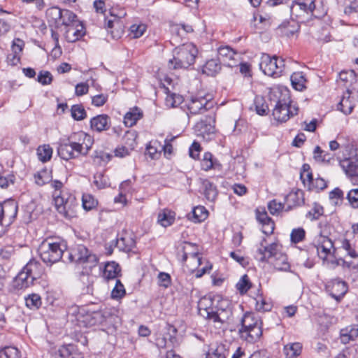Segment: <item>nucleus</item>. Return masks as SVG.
Wrapping results in <instances>:
<instances>
[{"label": "nucleus", "instance_id": "nucleus-5", "mask_svg": "<svg viewBox=\"0 0 358 358\" xmlns=\"http://www.w3.org/2000/svg\"><path fill=\"white\" fill-rule=\"evenodd\" d=\"M241 324L238 334L242 340L254 343L262 336V322L254 313H245L241 319Z\"/></svg>", "mask_w": 358, "mask_h": 358}, {"label": "nucleus", "instance_id": "nucleus-29", "mask_svg": "<svg viewBox=\"0 0 358 358\" xmlns=\"http://www.w3.org/2000/svg\"><path fill=\"white\" fill-rule=\"evenodd\" d=\"M358 337V324H352L342 329L340 332L341 343L347 344Z\"/></svg>", "mask_w": 358, "mask_h": 358}, {"label": "nucleus", "instance_id": "nucleus-35", "mask_svg": "<svg viewBox=\"0 0 358 358\" xmlns=\"http://www.w3.org/2000/svg\"><path fill=\"white\" fill-rule=\"evenodd\" d=\"M79 20L77 15L71 10L64 9L63 13L61 16V22H59V27L64 26L66 28L72 25L76 24Z\"/></svg>", "mask_w": 358, "mask_h": 358}, {"label": "nucleus", "instance_id": "nucleus-31", "mask_svg": "<svg viewBox=\"0 0 358 358\" xmlns=\"http://www.w3.org/2000/svg\"><path fill=\"white\" fill-rule=\"evenodd\" d=\"M64 9L59 7L53 6L46 10V17L50 26L56 28L59 27V22H61V16Z\"/></svg>", "mask_w": 358, "mask_h": 358}, {"label": "nucleus", "instance_id": "nucleus-41", "mask_svg": "<svg viewBox=\"0 0 358 358\" xmlns=\"http://www.w3.org/2000/svg\"><path fill=\"white\" fill-rule=\"evenodd\" d=\"M229 351L224 345L220 344L215 349L211 348L206 354V358H227Z\"/></svg>", "mask_w": 358, "mask_h": 358}, {"label": "nucleus", "instance_id": "nucleus-59", "mask_svg": "<svg viewBox=\"0 0 358 358\" xmlns=\"http://www.w3.org/2000/svg\"><path fill=\"white\" fill-rule=\"evenodd\" d=\"M306 231L302 227L292 229L290 234L291 241L294 243H299L305 238Z\"/></svg>", "mask_w": 358, "mask_h": 358}, {"label": "nucleus", "instance_id": "nucleus-7", "mask_svg": "<svg viewBox=\"0 0 358 358\" xmlns=\"http://www.w3.org/2000/svg\"><path fill=\"white\" fill-rule=\"evenodd\" d=\"M339 165L354 184H358V155L352 147H346L341 155L337 157Z\"/></svg>", "mask_w": 358, "mask_h": 358}, {"label": "nucleus", "instance_id": "nucleus-27", "mask_svg": "<svg viewBox=\"0 0 358 358\" xmlns=\"http://www.w3.org/2000/svg\"><path fill=\"white\" fill-rule=\"evenodd\" d=\"M201 169L208 171L210 169L220 171L222 170V164L213 157L210 152H205L201 162Z\"/></svg>", "mask_w": 358, "mask_h": 358}, {"label": "nucleus", "instance_id": "nucleus-14", "mask_svg": "<svg viewBox=\"0 0 358 358\" xmlns=\"http://www.w3.org/2000/svg\"><path fill=\"white\" fill-rule=\"evenodd\" d=\"M77 320L80 327H91L103 324L106 320V317L103 313L99 310L87 312L85 313L79 312L77 316Z\"/></svg>", "mask_w": 358, "mask_h": 358}, {"label": "nucleus", "instance_id": "nucleus-40", "mask_svg": "<svg viewBox=\"0 0 358 358\" xmlns=\"http://www.w3.org/2000/svg\"><path fill=\"white\" fill-rule=\"evenodd\" d=\"M35 182L43 186L52 180L51 171L47 169H42L34 174Z\"/></svg>", "mask_w": 358, "mask_h": 358}, {"label": "nucleus", "instance_id": "nucleus-24", "mask_svg": "<svg viewBox=\"0 0 358 358\" xmlns=\"http://www.w3.org/2000/svg\"><path fill=\"white\" fill-rule=\"evenodd\" d=\"M33 282L34 280L22 268V270L14 278L13 282V287L15 289L22 290L29 287L33 284Z\"/></svg>", "mask_w": 358, "mask_h": 358}, {"label": "nucleus", "instance_id": "nucleus-4", "mask_svg": "<svg viewBox=\"0 0 358 358\" xmlns=\"http://www.w3.org/2000/svg\"><path fill=\"white\" fill-rule=\"evenodd\" d=\"M67 248L65 242L60 239L47 238L38 248V253L41 259L48 266L59 262Z\"/></svg>", "mask_w": 358, "mask_h": 358}, {"label": "nucleus", "instance_id": "nucleus-6", "mask_svg": "<svg viewBox=\"0 0 358 358\" xmlns=\"http://www.w3.org/2000/svg\"><path fill=\"white\" fill-rule=\"evenodd\" d=\"M197 53L196 46L191 43L176 48L173 50V59L169 61V68L173 69L188 68L194 63Z\"/></svg>", "mask_w": 358, "mask_h": 358}, {"label": "nucleus", "instance_id": "nucleus-2", "mask_svg": "<svg viewBox=\"0 0 358 358\" xmlns=\"http://www.w3.org/2000/svg\"><path fill=\"white\" fill-rule=\"evenodd\" d=\"M93 143L94 140L90 135L80 131L71 134L67 139L60 143L57 152L62 159L68 161L80 156H86Z\"/></svg>", "mask_w": 358, "mask_h": 358}, {"label": "nucleus", "instance_id": "nucleus-8", "mask_svg": "<svg viewBox=\"0 0 358 358\" xmlns=\"http://www.w3.org/2000/svg\"><path fill=\"white\" fill-rule=\"evenodd\" d=\"M285 60L276 56L271 57L263 53L261 57L259 67L265 75L271 77H280L285 69Z\"/></svg>", "mask_w": 358, "mask_h": 358}, {"label": "nucleus", "instance_id": "nucleus-15", "mask_svg": "<svg viewBox=\"0 0 358 358\" xmlns=\"http://www.w3.org/2000/svg\"><path fill=\"white\" fill-rule=\"evenodd\" d=\"M357 100L358 90L355 88L347 89L338 104V110L345 115H349L352 112Z\"/></svg>", "mask_w": 358, "mask_h": 358}, {"label": "nucleus", "instance_id": "nucleus-64", "mask_svg": "<svg viewBox=\"0 0 358 358\" xmlns=\"http://www.w3.org/2000/svg\"><path fill=\"white\" fill-rule=\"evenodd\" d=\"M347 199L352 208H358V189H352L349 191Z\"/></svg>", "mask_w": 358, "mask_h": 358}, {"label": "nucleus", "instance_id": "nucleus-25", "mask_svg": "<svg viewBox=\"0 0 358 358\" xmlns=\"http://www.w3.org/2000/svg\"><path fill=\"white\" fill-rule=\"evenodd\" d=\"M24 45V41L20 38H15L13 41L11 46L12 53L8 56V59L12 65H16L20 62Z\"/></svg>", "mask_w": 358, "mask_h": 358}, {"label": "nucleus", "instance_id": "nucleus-63", "mask_svg": "<svg viewBox=\"0 0 358 358\" xmlns=\"http://www.w3.org/2000/svg\"><path fill=\"white\" fill-rule=\"evenodd\" d=\"M37 81L43 85H50L52 81V76L49 71H41L38 75Z\"/></svg>", "mask_w": 358, "mask_h": 358}, {"label": "nucleus", "instance_id": "nucleus-47", "mask_svg": "<svg viewBox=\"0 0 358 358\" xmlns=\"http://www.w3.org/2000/svg\"><path fill=\"white\" fill-rule=\"evenodd\" d=\"M298 9L306 13H313L314 10H309V6L306 3L303 2V0H297L292 3L290 6V11L292 15H298L297 13Z\"/></svg>", "mask_w": 358, "mask_h": 358}, {"label": "nucleus", "instance_id": "nucleus-56", "mask_svg": "<svg viewBox=\"0 0 358 358\" xmlns=\"http://www.w3.org/2000/svg\"><path fill=\"white\" fill-rule=\"evenodd\" d=\"M126 294L124 285L120 280L116 279V283L111 292V297L113 299H121Z\"/></svg>", "mask_w": 358, "mask_h": 358}, {"label": "nucleus", "instance_id": "nucleus-34", "mask_svg": "<svg viewBox=\"0 0 358 358\" xmlns=\"http://www.w3.org/2000/svg\"><path fill=\"white\" fill-rule=\"evenodd\" d=\"M175 221V213L164 209L158 213L157 222L164 227L171 226Z\"/></svg>", "mask_w": 358, "mask_h": 358}, {"label": "nucleus", "instance_id": "nucleus-39", "mask_svg": "<svg viewBox=\"0 0 358 358\" xmlns=\"http://www.w3.org/2000/svg\"><path fill=\"white\" fill-rule=\"evenodd\" d=\"M52 196L55 208L57 210L59 207H62L67 203V201L70 199V196H75L69 193L68 191H59V194H57V192H53Z\"/></svg>", "mask_w": 358, "mask_h": 358}, {"label": "nucleus", "instance_id": "nucleus-13", "mask_svg": "<svg viewBox=\"0 0 358 358\" xmlns=\"http://www.w3.org/2000/svg\"><path fill=\"white\" fill-rule=\"evenodd\" d=\"M298 110V107L292 105L291 101L287 103L279 100L273 110V115L278 122H285L290 117L297 115Z\"/></svg>", "mask_w": 358, "mask_h": 358}, {"label": "nucleus", "instance_id": "nucleus-3", "mask_svg": "<svg viewBox=\"0 0 358 358\" xmlns=\"http://www.w3.org/2000/svg\"><path fill=\"white\" fill-rule=\"evenodd\" d=\"M255 258L259 262L272 264L278 271H289L290 264L287 257L280 251V245L277 243L267 245L264 238L256 251Z\"/></svg>", "mask_w": 358, "mask_h": 358}, {"label": "nucleus", "instance_id": "nucleus-58", "mask_svg": "<svg viewBox=\"0 0 358 358\" xmlns=\"http://www.w3.org/2000/svg\"><path fill=\"white\" fill-rule=\"evenodd\" d=\"M147 27L145 24H134L130 27V34L133 38H138L143 35Z\"/></svg>", "mask_w": 358, "mask_h": 358}, {"label": "nucleus", "instance_id": "nucleus-30", "mask_svg": "<svg viewBox=\"0 0 358 358\" xmlns=\"http://www.w3.org/2000/svg\"><path fill=\"white\" fill-rule=\"evenodd\" d=\"M214 122V117L211 115L206 116L204 120L199 121L195 127L196 130L200 134L203 135L204 134H213L214 133L215 127L213 125Z\"/></svg>", "mask_w": 358, "mask_h": 358}, {"label": "nucleus", "instance_id": "nucleus-22", "mask_svg": "<svg viewBox=\"0 0 358 358\" xmlns=\"http://www.w3.org/2000/svg\"><path fill=\"white\" fill-rule=\"evenodd\" d=\"M304 203L303 192L301 190L289 192L285 197V211H289L293 208L299 206Z\"/></svg>", "mask_w": 358, "mask_h": 358}, {"label": "nucleus", "instance_id": "nucleus-17", "mask_svg": "<svg viewBox=\"0 0 358 358\" xmlns=\"http://www.w3.org/2000/svg\"><path fill=\"white\" fill-rule=\"evenodd\" d=\"M326 289L331 297L337 301L340 300L348 291L346 283L338 279L329 282L326 285Z\"/></svg>", "mask_w": 358, "mask_h": 358}, {"label": "nucleus", "instance_id": "nucleus-61", "mask_svg": "<svg viewBox=\"0 0 358 358\" xmlns=\"http://www.w3.org/2000/svg\"><path fill=\"white\" fill-rule=\"evenodd\" d=\"M172 31L180 36L184 37L185 34L193 32V28L191 25L181 24L173 27Z\"/></svg>", "mask_w": 358, "mask_h": 358}, {"label": "nucleus", "instance_id": "nucleus-45", "mask_svg": "<svg viewBox=\"0 0 358 358\" xmlns=\"http://www.w3.org/2000/svg\"><path fill=\"white\" fill-rule=\"evenodd\" d=\"M21 352L15 347L7 346L0 350V358H20Z\"/></svg>", "mask_w": 358, "mask_h": 358}, {"label": "nucleus", "instance_id": "nucleus-9", "mask_svg": "<svg viewBox=\"0 0 358 358\" xmlns=\"http://www.w3.org/2000/svg\"><path fill=\"white\" fill-rule=\"evenodd\" d=\"M18 206L14 200H8L0 203V236L3 233V226L11 224L17 214Z\"/></svg>", "mask_w": 358, "mask_h": 358}, {"label": "nucleus", "instance_id": "nucleus-18", "mask_svg": "<svg viewBox=\"0 0 358 358\" xmlns=\"http://www.w3.org/2000/svg\"><path fill=\"white\" fill-rule=\"evenodd\" d=\"M85 34V27L81 22L79 21L76 24L66 29L64 36L68 42L74 43L80 40Z\"/></svg>", "mask_w": 358, "mask_h": 358}, {"label": "nucleus", "instance_id": "nucleus-38", "mask_svg": "<svg viewBox=\"0 0 358 358\" xmlns=\"http://www.w3.org/2000/svg\"><path fill=\"white\" fill-rule=\"evenodd\" d=\"M203 186L206 199L210 202H214L218 194L216 186L208 180L203 182Z\"/></svg>", "mask_w": 358, "mask_h": 358}, {"label": "nucleus", "instance_id": "nucleus-57", "mask_svg": "<svg viewBox=\"0 0 358 358\" xmlns=\"http://www.w3.org/2000/svg\"><path fill=\"white\" fill-rule=\"evenodd\" d=\"M255 106L257 113L260 115H266V112L268 110V105L265 103L264 99L262 96H256Z\"/></svg>", "mask_w": 358, "mask_h": 358}, {"label": "nucleus", "instance_id": "nucleus-48", "mask_svg": "<svg viewBox=\"0 0 358 358\" xmlns=\"http://www.w3.org/2000/svg\"><path fill=\"white\" fill-rule=\"evenodd\" d=\"M26 306L32 310L38 309L42 303L41 296L37 294H31L25 297Z\"/></svg>", "mask_w": 358, "mask_h": 358}, {"label": "nucleus", "instance_id": "nucleus-50", "mask_svg": "<svg viewBox=\"0 0 358 358\" xmlns=\"http://www.w3.org/2000/svg\"><path fill=\"white\" fill-rule=\"evenodd\" d=\"M255 301V308L257 311L266 312L271 310V303L264 299L262 295L257 296Z\"/></svg>", "mask_w": 358, "mask_h": 358}, {"label": "nucleus", "instance_id": "nucleus-62", "mask_svg": "<svg viewBox=\"0 0 358 358\" xmlns=\"http://www.w3.org/2000/svg\"><path fill=\"white\" fill-rule=\"evenodd\" d=\"M130 181L125 180L122 182L120 186V189L121 192L114 198V202L115 203H121L122 206H125L127 204V199L125 194H123V189L124 187L129 185Z\"/></svg>", "mask_w": 358, "mask_h": 358}, {"label": "nucleus", "instance_id": "nucleus-1", "mask_svg": "<svg viewBox=\"0 0 358 358\" xmlns=\"http://www.w3.org/2000/svg\"><path fill=\"white\" fill-rule=\"evenodd\" d=\"M198 311L209 322L223 324L232 316V305L220 295L204 296L198 302Z\"/></svg>", "mask_w": 358, "mask_h": 358}, {"label": "nucleus", "instance_id": "nucleus-16", "mask_svg": "<svg viewBox=\"0 0 358 358\" xmlns=\"http://www.w3.org/2000/svg\"><path fill=\"white\" fill-rule=\"evenodd\" d=\"M218 59L227 66L233 67L237 65L240 56L229 46L220 47L217 50Z\"/></svg>", "mask_w": 358, "mask_h": 358}, {"label": "nucleus", "instance_id": "nucleus-60", "mask_svg": "<svg viewBox=\"0 0 358 358\" xmlns=\"http://www.w3.org/2000/svg\"><path fill=\"white\" fill-rule=\"evenodd\" d=\"M285 205V203L277 201L276 199H273L268 203V209L271 214L275 215L284 209Z\"/></svg>", "mask_w": 358, "mask_h": 358}, {"label": "nucleus", "instance_id": "nucleus-20", "mask_svg": "<svg viewBox=\"0 0 358 358\" xmlns=\"http://www.w3.org/2000/svg\"><path fill=\"white\" fill-rule=\"evenodd\" d=\"M110 127V119L106 114L98 115L90 120V128L92 131L101 132Z\"/></svg>", "mask_w": 358, "mask_h": 358}, {"label": "nucleus", "instance_id": "nucleus-36", "mask_svg": "<svg viewBox=\"0 0 358 358\" xmlns=\"http://www.w3.org/2000/svg\"><path fill=\"white\" fill-rule=\"evenodd\" d=\"M221 69L220 62L212 59L206 62L202 69V72L209 76H215Z\"/></svg>", "mask_w": 358, "mask_h": 358}, {"label": "nucleus", "instance_id": "nucleus-10", "mask_svg": "<svg viewBox=\"0 0 358 358\" xmlns=\"http://www.w3.org/2000/svg\"><path fill=\"white\" fill-rule=\"evenodd\" d=\"M310 249L315 250L317 256L323 260L334 252L333 242L328 236L322 234L315 236Z\"/></svg>", "mask_w": 358, "mask_h": 358}, {"label": "nucleus", "instance_id": "nucleus-43", "mask_svg": "<svg viewBox=\"0 0 358 358\" xmlns=\"http://www.w3.org/2000/svg\"><path fill=\"white\" fill-rule=\"evenodd\" d=\"M192 220L194 222H201L204 221L208 215V210L204 206H198L192 210Z\"/></svg>", "mask_w": 358, "mask_h": 358}, {"label": "nucleus", "instance_id": "nucleus-42", "mask_svg": "<svg viewBox=\"0 0 358 358\" xmlns=\"http://www.w3.org/2000/svg\"><path fill=\"white\" fill-rule=\"evenodd\" d=\"M38 158L42 162L50 160L52 155V148L49 145H40L37 148Z\"/></svg>", "mask_w": 358, "mask_h": 358}, {"label": "nucleus", "instance_id": "nucleus-23", "mask_svg": "<svg viewBox=\"0 0 358 358\" xmlns=\"http://www.w3.org/2000/svg\"><path fill=\"white\" fill-rule=\"evenodd\" d=\"M196 248V245L189 243V242H184L182 251V261L186 262L188 257H190L193 259H195L198 264V265H201L202 262V259L199 257V252Z\"/></svg>", "mask_w": 358, "mask_h": 358}, {"label": "nucleus", "instance_id": "nucleus-12", "mask_svg": "<svg viewBox=\"0 0 358 358\" xmlns=\"http://www.w3.org/2000/svg\"><path fill=\"white\" fill-rule=\"evenodd\" d=\"M69 259L71 262L77 264L90 263L95 265L98 262L96 255L93 254L84 245H78L69 252Z\"/></svg>", "mask_w": 358, "mask_h": 358}, {"label": "nucleus", "instance_id": "nucleus-55", "mask_svg": "<svg viewBox=\"0 0 358 358\" xmlns=\"http://www.w3.org/2000/svg\"><path fill=\"white\" fill-rule=\"evenodd\" d=\"M251 285L249 277L247 275H243L236 284V288L241 294H243L250 289Z\"/></svg>", "mask_w": 358, "mask_h": 358}, {"label": "nucleus", "instance_id": "nucleus-54", "mask_svg": "<svg viewBox=\"0 0 358 358\" xmlns=\"http://www.w3.org/2000/svg\"><path fill=\"white\" fill-rule=\"evenodd\" d=\"M71 116L76 120H82L86 117V111L83 106L76 104L71 106Z\"/></svg>", "mask_w": 358, "mask_h": 358}, {"label": "nucleus", "instance_id": "nucleus-21", "mask_svg": "<svg viewBox=\"0 0 358 358\" xmlns=\"http://www.w3.org/2000/svg\"><path fill=\"white\" fill-rule=\"evenodd\" d=\"M78 203L76 196H70V199L62 207H59L57 210L61 215L66 219H71L76 216Z\"/></svg>", "mask_w": 358, "mask_h": 358}, {"label": "nucleus", "instance_id": "nucleus-37", "mask_svg": "<svg viewBox=\"0 0 358 358\" xmlns=\"http://www.w3.org/2000/svg\"><path fill=\"white\" fill-rule=\"evenodd\" d=\"M290 80L293 87L298 91H302L306 87V84L307 80L303 72L298 71L293 73L290 77Z\"/></svg>", "mask_w": 358, "mask_h": 358}, {"label": "nucleus", "instance_id": "nucleus-32", "mask_svg": "<svg viewBox=\"0 0 358 358\" xmlns=\"http://www.w3.org/2000/svg\"><path fill=\"white\" fill-rule=\"evenodd\" d=\"M143 117L141 110L138 107H134L124 116V123L127 127H131L135 125L138 120Z\"/></svg>", "mask_w": 358, "mask_h": 358}, {"label": "nucleus", "instance_id": "nucleus-46", "mask_svg": "<svg viewBox=\"0 0 358 358\" xmlns=\"http://www.w3.org/2000/svg\"><path fill=\"white\" fill-rule=\"evenodd\" d=\"M76 350V347L73 344L63 345L59 348L58 354L62 358H75L73 355Z\"/></svg>", "mask_w": 358, "mask_h": 358}, {"label": "nucleus", "instance_id": "nucleus-52", "mask_svg": "<svg viewBox=\"0 0 358 358\" xmlns=\"http://www.w3.org/2000/svg\"><path fill=\"white\" fill-rule=\"evenodd\" d=\"M93 183L99 189L106 188L109 185L108 177L101 172L94 174Z\"/></svg>", "mask_w": 358, "mask_h": 358}, {"label": "nucleus", "instance_id": "nucleus-44", "mask_svg": "<svg viewBox=\"0 0 358 358\" xmlns=\"http://www.w3.org/2000/svg\"><path fill=\"white\" fill-rule=\"evenodd\" d=\"M182 101V96L175 93H168L165 98V105L168 108H176L180 105Z\"/></svg>", "mask_w": 358, "mask_h": 358}, {"label": "nucleus", "instance_id": "nucleus-33", "mask_svg": "<svg viewBox=\"0 0 358 358\" xmlns=\"http://www.w3.org/2000/svg\"><path fill=\"white\" fill-rule=\"evenodd\" d=\"M302 344L299 342L289 343L283 348L285 358H296L302 352Z\"/></svg>", "mask_w": 358, "mask_h": 358}, {"label": "nucleus", "instance_id": "nucleus-28", "mask_svg": "<svg viewBox=\"0 0 358 358\" xmlns=\"http://www.w3.org/2000/svg\"><path fill=\"white\" fill-rule=\"evenodd\" d=\"M257 220L262 225V232L265 234H271L274 230V222L268 217L266 211L257 212Z\"/></svg>", "mask_w": 358, "mask_h": 358}, {"label": "nucleus", "instance_id": "nucleus-49", "mask_svg": "<svg viewBox=\"0 0 358 358\" xmlns=\"http://www.w3.org/2000/svg\"><path fill=\"white\" fill-rule=\"evenodd\" d=\"M98 204L97 200L90 194H84L82 196V205L83 208L87 210H91Z\"/></svg>", "mask_w": 358, "mask_h": 358}, {"label": "nucleus", "instance_id": "nucleus-11", "mask_svg": "<svg viewBox=\"0 0 358 358\" xmlns=\"http://www.w3.org/2000/svg\"><path fill=\"white\" fill-rule=\"evenodd\" d=\"M185 106L192 115L203 114L212 108L214 101L209 96H193L186 101Z\"/></svg>", "mask_w": 358, "mask_h": 358}, {"label": "nucleus", "instance_id": "nucleus-19", "mask_svg": "<svg viewBox=\"0 0 358 358\" xmlns=\"http://www.w3.org/2000/svg\"><path fill=\"white\" fill-rule=\"evenodd\" d=\"M23 269L34 281L40 278L45 271V268L41 262L35 259H30Z\"/></svg>", "mask_w": 358, "mask_h": 358}, {"label": "nucleus", "instance_id": "nucleus-51", "mask_svg": "<svg viewBox=\"0 0 358 358\" xmlns=\"http://www.w3.org/2000/svg\"><path fill=\"white\" fill-rule=\"evenodd\" d=\"M324 214L323 207L317 203H314L312 208L306 213V218L310 220L319 219Z\"/></svg>", "mask_w": 358, "mask_h": 358}, {"label": "nucleus", "instance_id": "nucleus-53", "mask_svg": "<svg viewBox=\"0 0 358 358\" xmlns=\"http://www.w3.org/2000/svg\"><path fill=\"white\" fill-rule=\"evenodd\" d=\"M133 245L134 241L130 238H127L126 237H122L120 238H117L116 241V246L120 249V250L129 252L131 250Z\"/></svg>", "mask_w": 358, "mask_h": 358}, {"label": "nucleus", "instance_id": "nucleus-26", "mask_svg": "<svg viewBox=\"0 0 358 358\" xmlns=\"http://www.w3.org/2000/svg\"><path fill=\"white\" fill-rule=\"evenodd\" d=\"M120 272L121 268L117 263L115 262H108L104 265L102 277L107 281L115 280L118 277Z\"/></svg>", "mask_w": 358, "mask_h": 358}]
</instances>
